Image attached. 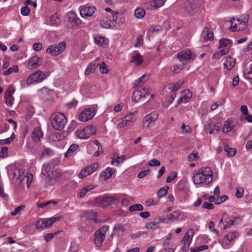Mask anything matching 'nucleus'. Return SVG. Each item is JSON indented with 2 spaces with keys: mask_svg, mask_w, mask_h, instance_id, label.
Masks as SVG:
<instances>
[{
  "mask_svg": "<svg viewBox=\"0 0 252 252\" xmlns=\"http://www.w3.org/2000/svg\"><path fill=\"white\" fill-rule=\"evenodd\" d=\"M50 25L54 26H57L60 24L61 22L57 14H54L50 18Z\"/></svg>",
  "mask_w": 252,
  "mask_h": 252,
  "instance_id": "33",
  "label": "nucleus"
},
{
  "mask_svg": "<svg viewBox=\"0 0 252 252\" xmlns=\"http://www.w3.org/2000/svg\"><path fill=\"white\" fill-rule=\"evenodd\" d=\"M228 196L226 195H222L221 196L215 200V204L217 205H220L222 202H225Z\"/></svg>",
  "mask_w": 252,
  "mask_h": 252,
  "instance_id": "57",
  "label": "nucleus"
},
{
  "mask_svg": "<svg viewBox=\"0 0 252 252\" xmlns=\"http://www.w3.org/2000/svg\"><path fill=\"white\" fill-rule=\"evenodd\" d=\"M143 210V207L141 204H134L131 205L128 208V211L130 212L134 211H141Z\"/></svg>",
  "mask_w": 252,
  "mask_h": 252,
  "instance_id": "38",
  "label": "nucleus"
},
{
  "mask_svg": "<svg viewBox=\"0 0 252 252\" xmlns=\"http://www.w3.org/2000/svg\"><path fill=\"white\" fill-rule=\"evenodd\" d=\"M244 76L247 79H252V64L249 68L245 69Z\"/></svg>",
  "mask_w": 252,
  "mask_h": 252,
  "instance_id": "47",
  "label": "nucleus"
},
{
  "mask_svg": "<svg viewBox=\"0 0 252 252\" xmlns=\"http://www.w3.org/2000/svg\"><path fill=\"white\" fill-rule=\"evenodd\" d=\"M224 151L227 153L228 157H232L234 156L237 153V150L234 148L229 147L228 145H225L224 148Z\"/></svg>",
  "mask_w": 252,
  "mask_h": 252,
  "instance_id": "35",
  "label": "nucleus"
},
{
  "mask_svg": "<svg viewBox=\"0 0 252 252\" xmlns=\"http://www.w3.org/2000/svg\"><path fill=\"white\" fill-rule=\"evenodd\" d=\"M68 18L69 21H71L75 25H79L81 23L80 19L76 17L74 12H69L67 14Z\"/></svg>",
  "mask_w": 252,
  "mask_h": 252,
  "instance_id": "31",
  "label": "nucleus"
},
{
  "mask_svg": "<svg viewBox=\"0 0 252 252\" xmlns=\"http://www.w3.org/2000/svg\"><path fill=\"white\" fill-rule=\"evenodd\" d=\"M66 47L65 42H62L57 45L50 46L46 50V52L52 56H57L63 52Z\"/></svg>",
  "mask_w": 252,
  "mask_h": 252,
  "instance_id": "10",
  "label": "nucleus"
},
{
  "mask_svg": "<svg viewBox=\"0 0 252 252\" xmlns=\"http://www.w3.org/2000/svg\"><path fill=\"white\" fill-rule=\"evenodd\" d=\"M134 14L137 18L142 19L145 15V11L144 9L138 7L135 10Z\"/></svg>",
  "mask_w": 252,
  "mask_h": 252,
  "instance_id": "39",
  "label": "nucleus"
},
{
  "mask_svg": "<svg viewBox=\"0 0 252 252\" xmlns=\"http://www.w3.org/2000/svg\"><path fill=\"white\" fill-rule=\"evenodd\" d=\"M233 119L232 118H228L226 121L224 123L223 126L222 128V131L223 132L226 133L229 131H231L234 128L233 125Z\"/></svg>",
  "mask_w": 252,
  "mask_h": 252,
  "instance_id": "23",
  "label": "nucleus"
},
{
  "mask_svg": "<svg viewBox=\"0 0 252 252\" xmlns=\"http://www.w3.org/2000/svg\"><path fill=\"white\" fill-rule=\"evenodd\" d=\"M232 241L231 240H230L226 236H225L220 243L222 247H223L224 249H227L228 248V245Z\"/></svg>",
  "mask_w": 252,
  "mask_h": 252,
  "instance_id": "50",
  "label": "nucleus"
},
{
  "mask_svg": "<svg viewBox=\"0 0 252 252\" xmlns=\"http://www.w3.org/2000/svg\"><path fill=\"white\" fill-rule=\"evenodd\" d=\"M95 10L96 8L94 6L83 5L80 7V14L83 18L92 17Z\"/></svg>",
  "mask_w": 252,
  "mask_h": 252,
  "instance_id": "14",
  "label": "nucleus"
},
{
  "mask_svg": "<svg viewBox=\"0 0 252 252\" xmlns=\"http://www.w3.org/2000/svg\"><path fill=\"white\" fill-rule=\"evenodd\" d=\"M198 152L196 151L193 152L188 155V159L189 161H192L194 159L197 158Z\"/></svg>",
  "mask_w": 252,
  "mask_h": 252,
  "instance_id": "61",
  "label": "nucleus"
},
{
  "mask_svg": "<svg viewBox=\"0 0 252 252\" xmlns=\"http://www.w3.org/2000/svg\"><path fill=\"white\" fill-rule=\"evenodd\" d=\"M201 36L204 39L212 40L214 38V33L208 28L204 27Z\"/></svg>",
  "mask_w": 252,
  "mask_h": 252,
  "instance_id": "27",
  "label": "nucleus"
},
{
  "mask_svg": "<svg viewBox=\"0 0 252 252\" xmlns=\"http://www.w3.org/2000/svg\"><path fill=\"white\" fill-rule=\"evenodd\" d=\"M66 133L64 132L55 133L52 135V139L54 141H59L62 140L65 137Z\"/></svg>",
  "mask_w": 252,
  "mask_h": 252,
  "instance_id": "34",
  "label": "nucleus"
},
{
  "mask_svg": "<svg viewBox=\"0 0 252 252\" xmlns=\"http://www.w3.org/2000/svg\"><path fill=\"white\" fill-rule=\"evenodd\" d=\"M148 165L149 166H159L160 165V162L156 159V158H154V159H152L151 160H150L149 161H148Z\"/></svg>",
  "mask_w": 252,
  "mask_h": 252,
  "instance_id": "62",
  "label": "nucleus"
},
{
  "mask_svg": "<svg viewBox=\"0 0 252 252\" xmlns=\"http://www.w3.org/2000/svg\"><path fill=\"white\" fill-rule=\"evenodd\" d=\"M126 224L117 223L115 224L113 229V234L117 236H122L126 230Z\"/></svg>",
  "mask_w": 252,
  "mask_h": 252,
  "instance_id": "19",
  "label": "nucleus"
},
{
  "mask_svg": "<svg viewBox=\"0 0 252 252\" xmlns=\"http://www.w3.org/2000/svg\"><path fill=\"white\" fill-rule=\"evenodd\" d=\"M47 77V75L40 70H37L35 73H33L27 79L28 85L33 84H37L44 81Z\"/></svg>",
  "mask_w": 252,
  "mask_h": 252,
  "instance_id": "8",
  "label": "nucleus"
},
{
  "mask_svg": "<svg viewBox=\"0 0 252 252\" xmlns=\"http://www.w3.org/2000/svg\"><path fill=\"white\" fill-rule=\"evenodd\" d=\"M173 214H177V215H175ZM173 214H169L167 215L168 220H174L178 218L180 216V212L179 211H175L173 212Z\"/></svg>",
  "mask_w": 252,
  "mask_h": 252,
  "instance_id": "53",
  "label": "nucleus"
},
{
  "mask_svg": "<svg viewBox=\"0 0 252 252\" xmlns=\"http://www.w3.org/2000/svg\"><path fill=\"white\" fill-rule=\"evenodd\" d=\"M177 57L181 62L193 61L196 58L195 54L190 49L183 50L177 54Z\"/></svg>",
  "mask_w": 252,
  "mask_h": 252,
  "instance_id": "9",
  "label": "nucleus"
},
{
  "mask_svg": "<svg viewBox=\"0 0 252 252\" xmlns=\"http://www.w3.org/2000/svg\"><path fill=\"white\" fill-rule=\"evenodd\" d=\"M192 97V93L189 90H186L181 92V96L178 101V104L181 103H186L189 101Z\"/></svg>",
  "mask_w": 252,
  "mask_h": 252,
  "instance_id": "21",
  "label": "nucleus"
},
{
  "mask_svg": "<svg viewBox=\"0 0 252 252\" xmlns=\"http://www.w3.org/2000/svg\"><path fill=\"white\" fill-rule=\"evenodd\" d=\"M135 62V63H143V60L142 57L138 53H135V54H133L132 58L131 63Z\"/></svg>",
  "mask_w": 252,
  "mask_h": 252,
  "instance_id": "42",
  "label": "nucleus"
},
{
  "mask_svg": "<svg viewBox=\"0 0 252 252\" xmlns=\"http://www.w3.org/2000/svg\"><path fill=\"white\" fill-rule=\"evenodd\" d=\"M94 109L88 108L84 110L78 115V120L82 122H86L91 120L95 115Z\"/></svg>",
  "mask_w": 252,
  "mask_h": 252,
  "instance_id": "11",
  "label": "nucleus"
},
{
  "mask_svg": "<svg viewBox=\"0 0 252 252\" xmlns=\"http://www.w3.org/2000/svg\"><path fill=\"white\" fill-rule=\"evenodd\" d=\"M158 113L155 111L146 115L142 120L143 128H151L154 124L158 119Z\"/></svg>",
  "mask_w": 252,
  "mask_h": 252,
  "instance_id": "4",
  "label": "nucleus"
},
{
  "mask_svg": "<svg viewBox=\"0 0 252 252\" xmlns=\"http://www.w3.org/2000/svg\"><path fill=\"white\" fill-rule=\"evenodd\" d=\"M36 227L37 229L46 228L45 222L43 219L38 220L36 222Z\"/></svg>",
  "mask_w": 252,
  "mask_h": 252,
  "instance_id": "55",
  "label": "nucleus"
},
{
  "mask_svg": "<svg viewBox=\"0 0 252 252\" xmlns=\"http://www.w3.org/2000/svg\"><path fill=\"white\" fill-rule=\"evenodd\" d=\"M182 129V134H190L191 132V128L190 126H187L185 124H183L181 126Z\"/></svg>",
  "mask_w": 252,
  "mask_h": 252,
  "instance_id": "49",
  "label": "nucleus"
},
{
  "mask_svg": "<svg viewBox=\"0 0 252 252\" xmlns=\"http://www.w3.org/2000/svg\"><path fill=\"white\" fill-rule=\"evenodd\" d=\"M183 68L182 64H175L173 66V69L172 70L173 73H178L180 72V71Z\"/></svg>",
  "mask_w": 252,
  "mask_h": 252,
  "instance_id": "64",
  "label": "nucleus"
},
{
  "mask_svg": "<svg viewBox=\"0 0 252 252\" xmlns=\"http://www.w3.org/2000/svg\"><path fill=\"white\" fill-rule=\"evenodd\" d=\"M115 172V169L113 168L107 167L103 171L101 172L100 178L103 181H106L108 178L112 177L113 173Z\"/></svg>",
  "mask_w": 252,
  "mask_h": 252,
  "instance_id": "22",
  "label": "nucleus"
},
{
  "mask_svg": "<svg viewBox=\"0 0 252 252\" xmlns=\"http://www.w3.org/2000/svg\"><path fill=\"white\" fill-rule=\"evenodd\" d=\"M8 148L7 147H3L0 152V158H5L8 156Z\"/></svg>",
  "mask_w": 252,
  "mask_h": 252,
  "instance_id": "58",
  "label": "nucleus"
},
{
  "mask_svg": "<svg viewBox=\"0 0 252 252\" xmlns=\"http://www.w3.org/2000/svg\"><path fill=\"white\" fill-rule=\"evenodd\" d=\"M67 123V119L64 115L62 113H56L52 115L51 124L53 128L61 130L64 128Z\"/></svg>",
  "mask_w": 252,
  "mask_h": 252,
  "instance_id": "3",
  "label": "nucleus"
},
{
  "mask_svg": "<svg viewBox=\"0 0 252 252\" xmlns=\"http://www.w3.org/2000/svg\"><path fill=\"white\" fill-rule=\"evenodd\" d=\"M148 93V90L145 88L139 87V88L133 92L132 98L135 102H137L142 98H145Z\"/></svg>",
  "mask_w": 252,
  "mask_h": 252,
  "instance_id": "15",
  "label": "nucleus"
},
{
  "mask_svg": "<svg viewBox=\"0 0 252 252\" xmlns=\"http://www.w3.org/2000/svg\"><path fill=\"white\" fill-rule=\"evenodd\" d=\"M105 11L107 12H111L113 18V21L115 23L117 22L118 12L113 11L110 8L107 7L105 8Z\"/></svg>",
  "mask_w": 252,
  "mask_h": 252,
  "instance_id": "59",
  "label": "nucleus"
},
{
  "mask_svg": "<svg viewBox=\"0 0 252 252\" xmlns=\"http://www.w3.org/2000/svg\"><path fill=\"white\" fill-rule=\"evenodd\" d=\"M160 223V217L155 218L153 221L149 222L146 224V228L150 229H155L158 227Z\"/></svg>",
  "mask_w": 252,
  "mask_h": 252,
  "instance_id": "26",
  "label": "nucleus"
},
{
  "mask_svg": "<svg viewBox=\"0 0 252 252\" xmlns=\"http://www.w3.org/2000/svg\"><path fill=\"white\" fill-rule=\"evenodd\" d=\"M96 64H89L85 70V73L86 75H89L93 73L96 68Z\"/></svg>",
  "mask_w": 252,
  "mask_h": 252,
  "instance_id": "46",
  "label": "nucleus"
},
{
  "mask_svg": "<svg viewBox=\"0 0 252 252\" xmlns=\"http://www.w3.org/2000/svg\"><path fill=\"white\" fill-rule=\"evenodd\" d=\"M131 122H129L127 119H126L125 117H123L122 119L121 122H119L117 124V127L119 128H121L123 127L129 126Z\"/></svg>",
  "mask_w": 252,
  "mask_h": 252,
  "instance_id": "45",
  "label": "nucleus"
},
{
  "mask_svg": "<svg viewBox=\"0 0 252 252\" xmlns=\"http://www.w3.org/2000/svg\"><path fill=\"white\" fill-rule=\"evenodd\" d=\"M149 75L148 74L143 75L137 80L135 81L134 85L137 87H142L143 84L148 79Z\"/></svg>",
  "mask_w": 252,
  "mask_h": 252,
  "instance_id": "30",
  "label": "nucleus"
},
{
  "mask_svg": "<svg viewBox=\"0 0 252 252\" xmlns=\"http://www.w3.org/2000/svg\"><path fill=\"white\" fill-rule=\"evenodd\" d=\"M208 249V247L206 245H201L197 247L191 248L190 252H199L203 251L206 250Z\"/></svg>",
  "mask_w": 252,
  "mask_h": 252,
  "instance_id": "48",
  "label": "nucleus"
},
{
  "mask_svg": "<svg viewBox=\"0 0 252 252\" xmlns=\"http://www.w3.org/2000/svg\"><path fill=\"white\" fill-rule=\"evenodd\" d=\"M79 148L78 145L72 144L69 147L67 152L64 155L66 158L71 157L74 154L75 151Z\"/></svg>",
  "mask_w": 252,
  "mask_h": 252,
  "instance_id": "28",
  "label": "nucleus"
},
{
  "mask_svg": "<svg viewBox=\"0 0 252 252\" xmlns=\"http://www.w3.org/2000/svg\"><path fill=\"white\" fill-rule=\"evenodd\" d=\"M86 217L90 220L93 221L94 223H98L100 220L96 219V214L93 211H90L86 214Z\"/></svg>",
  "mask_w": 252,
  "mask_h": 252,
  "instance_id": "37",
  "label": "nucleus"
},
{
  "mask_svg": "<svg viewBox=\"0 0 252 252\" xmlns=\"http://www.w3.org/2000/svg\"><path fill=\"white\" fill-rule=\"evenodd\" d=\"M125 159L126 157L125 155H122L121 157H117L114 158H112L111 164L117 166L119 164L123 162Z\"/></svg>",
  "mask_w": 252,
  "mask_h": 252,
  "instance_id": "41",
  "label": "nucleus"
},
{
  "mask_svg": "<svg viewBox=\"0 0 252 252\" xmlns=\"http://www.w3.org/2000/svg\"><path fill=\"white\" fill-rule=\"evenodd\" d=\"M164 4L163 0H155L151 2V5L152 7L157 9Z\"/></svg>",
  "mask_w": 252,
  "mask_h": 252,
  "instance_id": "43",
  "label": "nucleus"
},
{
  "mask_svg": "<svg viewBox=\"0 0 252 252\" xmlns=\"http://www.w3.org/2000/svg\"><path fill=\"white\" fill-rule=\"evenodd\" d=\"M44 221L45 222V224L46 225V227H48L51 226L53 224V223L56 221H59V220H60V217H53L50 218L49 219H44Z\"/></svg>",
  "mask_w": 252,
  "mask_h": 252,
  "instance_id": "36",
  "label": "nucleus"
},
{
  "mask_svg": "<svg viewBox=\"0 0 252 252\" xmlns=\"http://www.w3.org/2000/svg\"><path fill=\"white\" fill-rule=\"evenodd\" d=\"M220 124L218 123L217 124L214 125L213 126V127H210L209 130V133L210 134L217 133L220 130Z\"/></svg>",
  "mask_w": 252,
  "mask_h": 252,
  "instance_id": "40",
  "label": "nucleus"
},
{
  "mask_svg": "<svg viewBox=\"0 0 252 252\" xmlns=\"http://www.w3.org/2000/svg\"><path fill=\"white\" fill-rule=\"evenodd\" d=\"M194 234V231L193 229H190L186 232L182 240V242L185 246L189 247L190 245Z\"/></svg>",
  "mask_w": 252,
  "mask_h": 252,
  "instance_id": "20",
  "label": "nucleus"
},
{
  "mask_svg": "<svg viewBox=\"0 0 252 252\" xmlns=\"http://www.w3.org/2000/svg\"><path fill=\"white\" fill-rule=\"evenodd\" d=\"M42 136V132L41 128L39 127L35 128L32 135V139L34 141H39Z\"/></svg>",
  "mask_w": 252,
  "mask_h": 252,
  "instance_id": "29",
  "label": "nucleus"
},
{
  "mask_svg": "<svg viewBox=\"0 0 252 252\" xmlns=\"http://www.w3.org/2000/svg\"><path fill=\"white\" fill-rule=\"evenodd\" d=\"M19 179L21 181L26 180L27 187L29 188L30 186V184L32 182L33 175L31 173H27L26 175L25 176H24V177H22V176L20 175Z\"/></svg>",
  "mask_w": 252,
  "mask_h": 252,
  "instance_id": "32",
  "label": "nucleus"
},
{
  "mask_svg": "<svg viewBox=\"0 0 252 252\" xmlns=\"http://www.w3.org/2000/svg\"><path fill=\"white\" fill-rule=\"evenodd\" d=\"M30 12V8L27 5L24 6L21 9V13L23 16H27Z\"/></svg>",
  "mask_w": 252,
  "mask_h": 252,
  "instance_id": "60",
  "label": "nucleus"
},
{
  "mask_svg": "<svg viewBox=\"0 0 252 252\" xmlns=\"http://www.w3.org/2000/svg\"><path fill=\"white\" fill-rule=\"evenodd\" d=\"M76 134L80 139H86L96 133L95 128L93 126H88L85 128L77 129Z\"/></svg>",
  "mask_w": 252,
  "mask_h": 252,
  "instance_id": "6",
  "label": "nucleus"
},
{
  "mask_svg": "<svg viewBox=\"0 0 252 252\" xmlns=\"http://www.w3.org/2000/svg\"><path fill=\"white\" fill-rule=\"evenodd\" d=\"M228 239L232 241L239 236V233L237 232H231L225 235Z\"/></svg>",
  "mask_w": 252,
  "mask_h": 252,
  "instance_id": "56",
  "label": "nucleus"
},
{
  "mask_svg": "<svg viewBox=\"0 0 252 252\" xmlns=\"http://www.w3.org/2000/svg\"><path fill=\"white\" fill-rule=\"evenodd\" d=\"M184 83L183 81L179 80L178 82L174 83L173 84H169L167 86H165L163 87V90H166L167 89L168 90L172 91V92H175V91H177L180 89L181 86L183 85Z\"/></svg>",
  "mask_w": 252,
  "mask_h": 252,
  "instance_id": "25",
  "label": "nucleus"
},
{
  "mask_svg": "<svg viewBox=\"0 0 252 252\" xmlns=\"http://www.w3.org/2000/svg\"><path fill=\"white\" fill-rule=\"evenodd\" d=\"M108 230V227L106 226H101L94 233V243L98 247H100L104 240L105 239L106 233Z\"/></svg>",
  "mask_w": 252,
  "mask_h": 252,
  "instance_id": "5",
  "label": "nucleus"
},
{
  "mask_svg": "<svg viewBox=\"0 0 252 252\" xmlns=\"http://www.w3.org/2000/svg\"><path fill=\"white\" fill-rule=\"evenodd\" d=\"M200 6L198 0H187L184 3L185 9L190 14L193 15L196 9Z\"/></svg>",
  "mask_w": 252,
  "mask_h": 252,
  "instance_id": "12",
  "label": "nucleus"
},
{
  "mask_svg": "<svg viewBox=\"0 0 252 252\" xmlns=\"http://www.w3.org/2000/svg\"><path fill=\"white\" fill-rule=\"evenodd\" d=\"M14 92L15 90L13 88H9L5 92V96H4V98L5 99V103L9 106L12 105L13 104L14 98L12 95Z\"/></svg>",
  "mask_w": 252,
  "mask_h": 252,
  "instance_id": "18",
  "label": "nucleus"
},
{
  "mask_svg": "<svg viewBox=\"0 0 252 252\" xmlns=\"http://www.w3.org/2000/svg\"><path fill=\"white\" fill-rule=\"evenodd\" d=\"M61 175V172L58 170H55L52 172L51 174L50 175V176L48 178L50 179H56L57 178L60 177Z\"/></svg>",
  "mask_w": 252,
  "mask_h": 252,
  "instance_id": "52",
  "label": "nucleus"
},
{
  "mask_svg": "<svg viewBox=\"0 0 252 252\" xmlns=\"http://www.w3.org/2000/svg\"><path fill=\"white\" fill-rule=\"evenodd\" d=\"M94 40L96 44L104 48L108 44V40L107 38L98 34L95 35Z\"/></svg>",
  "mask_w": 252,
  "mask_h": 252,
  "instance_id": "24",
  "label": "nucleus"
},
{
  "mask_svg": "<svg viewBox=\"0 0 252 252\" xmlns=\"http://www.w3.org/2000/svg\"><path fill=\"white\" fill-rule=\"evenodd\" d=\"M178 176V173L175 172L173 171L172 172L170 175L168 176V177H167L166 182L167 183H171Z\"/></svg>",
  "mask_w": 252,
  "mask_h": 252,
  "instance_id": "54",
  "label": "nucleus"
},
{
  "mask_svg": "<svg viewBox=\"0 0 252 252\" xmlns=\"http://www.w3.org/2000/svg\"><path fill=\"white\" fill-rule=\"evenodd\" d=\"M55 166L54 160L50 161L48 164H43L41 170L42 174L48 178L53 172L52 169Z\"/></svg>",
  "mask_w": 252,
  "mask_h": 252,
  "instance_id": "17",
  "label": "nucleus"
},
{
  "mask_svg": "<svg viewBox=\"0 0 252 252\" xmlns=\"http://www.w3.org/2000/svg\"><path fill=\"white\" fill-rule=\"evenodd\" d=\"M244 189L241 188H236V193H235V196L238 198H240L244 194Z\"/></svg>",
  "mask_w": 252,
  "mask_h": 252,
  "instance_id": "63",
  "label": "nucleus"
},
{
  "mask_svg": "<svg viewBox=\"0 0 252 252\" xmlns=\"http://www.w3.org/2000/svg\"><path fill=\"white\" fill-rule=\"evenodd\" d=\"M249 20L248 15H244L235 20L233 18L231 20V26L229 30L232 32L240 31L245 30L247 27V23Z\"/></svg>",
  "mask_w": 252,
  "mask_h": 252,
  "instance_id": "2",
  "label": "nucleus"
},
{
  "mask_svg": "<svg viewBox=\"0 0 252 252\" xmlns=\"http://www.w3.org/2000/svg\"><path fill=\"white\" fill-rule=\"evenodd\" d=\"M98 167V164L96 163L89 164L81 171L79 175V178H86L90 174L95 171Z\"/></svg>",
  "mask_w": 252,
  "mask_h": 252,
  "instance_id": "13",
  "label": "nucleus"
},
{
  "mask_svg": "<svg viewBox=\"0 0 252 252\" xmlns=\"http://www.w3.org/2000/svg\"><path fill=\"white\" fill-rule=\"evenodd\" d=\"M193 180L195 184L209 185L213 181V172L208 166L202 167L198 173L193 175Z\"/></svg>",
  "mask_w": 252,
  "mask_h": 252,
  "instance_id": "1",
  "label": "nucleus"
},
{
  "mask_svg": "<svg viewBox=\"0 0 252 252\" xmlns=\"http://www.w3.org/2000/svg\"><path fill=\"white\" fill-rule=\"evenodd\" d=\"M19 67L16 65H14V66L8 68L7 70L4 72L3 74L4 75H7L12 73L13 72L17 73L19 71Z\"/></svg>",
  "mask_w": 252,
  "mask_h": 252,
  "instance_id": "44",
  "label": "nucleus"
},
{
  "mask_svg": "<svg viewBox=\"0 0 252 252\" xmlns=\"http://www.w3.org/2000/svg\"><path fill=\"white\" fill-rule=\"evenodd\" d=\"M220 49H221V52L227 54L229 48L232 44L231 41L228 39L222 38L219 40Z\"/></svg>",
  "mask_w": 252,
  "mask_h": 252,
  "instance_id": "16",
  "label": "nucleus"
},
{
  "mask_svg": "<svg viewBox=\"0 0 252 252\" xmlns=\"http://www.w3.org/2000/svg\"><path fill=\"white\" fill-rule=\"evenodd\" d=\"M168 189V187L167 186L160 188L158 191V197L160 198L163 195H166L167 193Z\"/></svg>",
  "mask_w": 252,
  "mask_h": 252,
  "instance_id": "51",
  "label": "nucleus"
},
{
  "mask_svg": "<svg viewBox=\"0 0 252 252\" xmlns=\"http://www.w3.org/2000/svg\"><path fill=\"white\" fill-rule=\"evenodd\" d=\"M95 202L103 208L118 202V199L114 196H101L95 199Z\"/></svg>",
  "mask_w": 252,
  "mask_h": 252,
  "instance_id": "7",
  "label": "nucleus"
}]
</instances>
